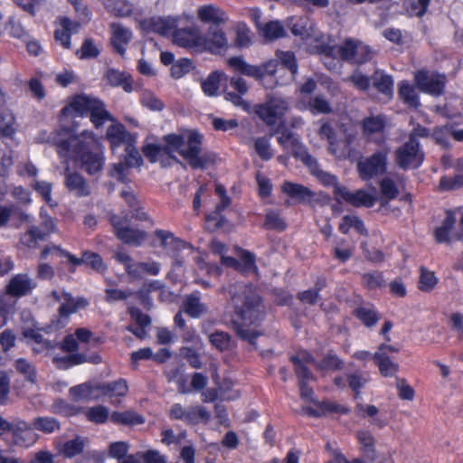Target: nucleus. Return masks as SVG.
<instances>
[{
  "label": "nucleus",
  "mask_w": 463,
  "mask_h": 463,
  "mask_svg": "<svg viewBox=\"0 0 463 463\" xmlns=\"http://www.w3.org/2000/svg\"><path fill=\"white\" fill-rule=\"evenodd\" d=\"M424 159L417 138H410L395 151V162L402 169L417 168Z\"/></svg>",
  "instance_id": "nucleus-10"
},
{
  "label": "nucleus",
  "mask_w": 463,
  "mask_h": 463,
  "mask_svg": "<svg viewBox=\"0 0 463 463\" xmlns=\"http://www.w3.org/2000/svg\"><path fill=\"white\" fill-rule=\"evenodd\" d=\"M354 316L366 327L374 326L381 319V315L372 305H361L354 309Z\"/></svg>",
  "instance_id": "nucleus-28"
},
{
  "label": "nucleus",
  "mask_w": 463,
  "mask_h": 463,
  "mask_svg": "<svg viewBox=\"0 0 463 463\" xmlns=\"http://www.w3.org/2000/svg\"><path fill=\"white\" fill-rule=\"evenodd\" d=\"M463 187V175H457L453 177H441L439 184V191L458 190Z\"/></svg>",
  "instance_id": "nucleus-57"
},
{
  "label": "nucleus",
  "mask_w": 463,
  "mask_h": 463,
  "mask_svg": "<svg viewBox=\"0 0 463 463\" xmlns=\"http://www.w3.org/2000/svg\"><path fill=\"white\" fill-rule=\"evenodd\" d=\"M151 30L161 35L173 36V32L177 30V20L174 17H155L149 21Z\"/></svg>",
  "instance_id": "nucleus-30"
},
{
  "label": "nucleus",
  "mask_w": 463,
  "mask_h": 463,
  "mask_svg": "<svg viewBox=\"0 0 463 463\" xmlns=\"http://www.w3.org/2000/svg\"><path fill=\"white\" fill-rule=\"evenodd\" d=\"M61 255H64V258L67 259V261L70 262L73 266H78L82 263L90 266L92 269L102 271L105 269V265L101 260V258L93 252L85 251L82 255V258H77L74 255L71 254L65 250H59Z\"/></svg>",
  "instance_id": "nucleus-24"
},
{
  "label": "nucleus",
  "mask_w": 463,
  "mask_h": 463,
  "mask_svg": "<svg viewBox=\"0 0 463 463\" xmlns=\"http://www.w3.org/2000/svg\"><path fill=\"white\" fill-rule=\"evenodd\" d=\"M335 196L337 200L343 199L347 203L354 207H372L377 197L365 190L359 189L355 192H350L346 187L337 186L335 188Z\"/></svg>",
  "instance_id": "nucleus-17"
},
{
  "label": "nucleus",
  "mask_w": 463,
  "mask_h": 463,
  "mask_svg": "<svg viewBox=\"0 0 463 463\" xmlns=\"http://www.w3.org/2000/svg\"><path fill=\"white\" fill-rule=\"evenodd\" d=\"M213 379L216 384L222 397L226 400H234L240 396V392L237 390H233L234 383L230 379H223L222 383H218L217 375L214 374Z\"/></svg>",
  "instance_id": "nucleus-50"
},
{
  "label": "nucleus",
  "mask_w": 463,
  "mask_h": 463,
  "mask_svg": "<svg viewBox=\"0 0 463 463\" xmlns=\"http://www.w3.org/2000/svg\"><path fill=\"white\" fill-rule=\"evenodd\" d=\"M318 135L321 138L326 139L329 143L328 150L330 153L335 155L336 154V139L335 137V132L333 128L330 127V125L326 122L322 123L319 130Z\"/></svg>",
  "instance_id": "nucleus-61"
},
{
  "label": "nucleus",
  "mask_w": 463,
  "mask_h": 463,
  "mask_svg": "<svg viewBox=\"0 0 463 463\" xmlns=\"http://www.w3.org/2000/svg\"><path fill=\"white\" fill-rule=\"evenodd\" d=\"M351 228L355 229L359 233H366L364 222L357 216L345 215L342 219V222L339 225V231L342 233H347Z\"/></svg>",
  "instance_id": "nucleus-47"
},
{
  "label": "nucleus",
  "mask_w": 463,
  "mask_h": 463,
  "mask_svg": "<svg viewBox=\"0 0 463 463\" xmlns=\"http://www.w3.org/2000/svg\"><path fill=\"white\" fill-rule=\"evenodd\" d=\"M64 114L75 113L80 116L90 114V120L99 128L107 121H114L110 114L105 109L104 104L98 99L80 94L63 109Z\"/></svg>",
  "instance_id": "nucleus-5"
},
{
  "label": "nucleus",
  "mask_w": 463,
  "mask_h": 463,
  "mask_svg": "<svg viewBox=\"0 0 463 463\" xmlns=\"http://www.w3.org/2000/svg\"><path fill=\"white\" fill-rule=\"evenodd\" d=\"M84 446L85 440L80 437H77L71 440L65 442L61 449V452L64 456L71 458L81 453L84 449Z\"/></svg>",
  "instance_id": "nucleus-54"
},
{
  "label": "nucleus",
  "mask_w": 463,
  "mask_h": 463,
  "mask_svg": "<svg viewBox=\"0 0 463 463\" xmlns=\"http://www.w3.org/2000/svg\"><path fill=\"white\" fill-rule=\"evenodd\" d=\"M112 30V38L111 42L114 49L120 55H123L126 51V46L131 40L132 33L126 27L122 26L120 24H113L111 25Z\"/></svg>",
  "instance_id": "nucleus-27"
},
{
  "label": "nucleus",
  "mask_w": 463,
  "mask_h": 463,
  "mask_svg": "<svg viewBox=\"0 0 463 463\" xmlns=\"http://www.w3.org/2000/svg\"><path fill=\"white\" fill-rule=\"evenodd\" d=\"M259 31L264 38L269 41L282 37L285 34L284 27L278 21L263 24Z\"/></svg>",
  "instance_id": "nucleus-44"
},
{
  "label": "nucleus",
  "mask_w": 463,
  "mask_h": 463,
  "mask_svg": "<svg viewBox=\"0 0 463 463\" xmlns=\"http://www.w3.org/2000/svg\"><path fill=\"white\" fill-rule=\"evenodd\" d=\"M172 42L179 47L198 52H202V48L204 46L203 33L195 24L175 30Z\"/></svg>",
  "instance_id": "nucleus-11"
},
{
  "label": "nucleus",
  "mask_w": 463,
  "mask_h": 463,
  "mask_svg": "<svg viewBox=\"0 0 463 463\" xmlns=\"http://www.w3.org/2000/svg\"><path fill=\"white\" fill-rule=\"evenodd\" d=\"M232 304L237 318L234 320L238 335L254 345V339L260 335L250 326L255 324L262 314L260 298L249 285L237 283L231 288Z\"/></svg>",
  "instance_id": "nucleus-2"
},
{
  "label": "nucleus",
  "mask_w": 463,
  "mask_h": 463,
  "mask_svg": "<svg viewBox=\"0 0 463 463\" xmlns=\"http://www.w3.org/2000/svg\"><path fill=\"white\" fill-rule=\"evenodd\" d=\"M53 360L57 364L64 363L65 367L80 364H83L86 362L99 364L101 361V359L99 355H92L88 358L85 355L80 354H71V355L66 356L63 359L54 358Z\"/></svg>",
  "instance_id": "nucleus-49"
},
{
  "label": "nucleus",
  "mask_w": 463,
  "mask_h": 463,
  "mask_svg": "<svg viewBox=\"0 0 463 463\" xmlns=\"http://www.w3.org/2000/svg\"><path fill=\"white\" fill-rule=\"evenodd\" d=\"M389 150L377 151L370 156L362 157L357 162L359 177L364 181H369L385 173L387 169V156Z\"/></svg>",
  "instance_id": "nucleus-8"
},
{
  "label": "nucleus",
  "mask_w": 463,
  "mask_h": 463,
  "mask_svg": "<svg viewBox=\"0 0 463 463\" xmlns=\"http://www.w3.org/2000/svg\"><path fill=\"white\" fill-rule=\"evenodd\" d=\"M281 191L298 203L311 200L314 197V193L308 187L289 181H285L282 184Z\"/></svg>",
  "instance_id": "nucleus-25"
},
{
  "label": "nucleus",
  "mask_w": 463,
  "mask_h": 463,
  "mask_svg": "<svg viewBox=\"0 0 463 463\" xmlns=\"http://www.w3.org/2000/svg\"><path fill=\"white\" fill-rule=\"evenodd\" d=\"M35 287L34 281L27 274L14 276L6 286V292L0 296V323H4L5 314L12 311L15 300L14 297H22L30 293Z\"/></svg>",
  "instance_id": "nucleus-6"
},
{
  "label": "nucleus",
  "mask_w": 463,
  "mask_h": 463,
  "mask_svg": "<svg viewBox=\"0 0 463 463\" xmlns=\"http://www.w3.org/2000/svg\"><path fill=\"white\" fill-rule=\"evenodd\" d=\"M86 415L90 421L95 423H104L109 418V411L105 406L99 405L90 408Z\"/></svg>",
  "instance_id": "nucleus-58"
},
{
  "label": "nucleus",
  "mask_w": 463,
  "mask_h": 463,
  "mask_svg": "<svg viewBox=\"0 0 463 463\" xmlns=\"http://www.w3.org/2000/svg\"><path fill=\"white\" fill-rule=\"evenodd\" d=\"M93 391L94 388L91 385L83 383L71 388L70 395L75 402L97 399L98 396L93 394Z\"/></svg>",
  "instance_id": "nucleus-46"
},
{
  "label": "nucleus",
  "mask_w": 463,
  "mask_h": 463,
  "mask_svg": "<svg viewBox=\"0 0 463 463\" xmlns=\"http://www.w3.org/2000/svg\"><path fill=\"white\" fill-rule=\"evenodd\" d=\"M211 413L203 406H191L187 408V421L189 424H196L199 421H208Z\"/></svg>",
  "instance_id": "nucleus-53"
},
{
  "label": "nucleus",
  "mask_w": 463,
  "mask_h": 463,
  "mask_svg": "<svg viewBox=\"0 0 463 463\" xmlns=\"http://www.w3.org/2000/svg\"><path fill=\"white\" fill-rule=\"evenodd\" d=\"M373 359L378 365L380 373L383 376H393L397 373L399 365L393 361H392L390 356L385 354L384 353H374Z\"/></svg>",
  "instance_id": "nucleus-32"
},
{
  "label": "nucleus",
  "mask_w": 463,
  "mask_h": 463,
  "mask_svg": "<svg viewBox=\"0 0 463 463\" xmlns=\"http://www.w3.org/2000/svg\"><path fill=\"white\" fill-rule=\"evenodd\" d=\"M400 97L411 107L417 108L419 106L418 95L413 86L408 82L402 81L399 86Z\"/></svg>",
  "instance_id": "nucleus-48"
},
{
  "label": "nucleus",
  "mask_w": 463,
  "mask_h": 463,
  "mask_svg": "<svg viewBox=\"0 0 463 463\" xmlns=\"http://www.w3.org/2000/svg\"><path fill=\"white\" fill-rule=\"evenodd\" d=\"M317 41H322L323 43L316 45V51L325 56L324 62L330 70H332L335 65H331V62H327L326 60L330 58H339L345 61H349L352 52L355 48V40L353 39H346L339 45H336L334 41L326 35H322L320 39H317Z\"/></svg>",
  "instance_id": "nucleus-7"
},
{
  "label": "nucleus",
  "mask_w": 463,
  "mask_h": 463,
  "mask_svg": "<svg viewBox=\"0 0 463 463\" xmlns=\"http://www.w3.org/2000/svg\"><path fill=\"white\" fill-rule=\"evenodd\" d=\"M164 139L165 152H177L193 168H203L212 162L209 155L202 154V137L194 130H180L166 135Z\"/></svg>",
  "instance_id": "nucleus-4"
},
{
  "label": "nucleus",
  "mask_w": 463,
  "mask_h": 463,
  "mask_svg": "<svg viewBox=\"0 0 463 463\" xmlns=\"http://www.w3.org/2000/svg\"><path fill=\"white\" fill-rule=\"evenodd\" d=\"M106 10L115 16H128L133 11V5L128 0H100Z\"/></svg>",
  "instance_id": "nucleus-31"
},
{
  "label": "nucleus",
  "mask_w": 463,
  "mask_h": 463,
  "mask_svg": "<svg viewBox=\"0 0 463 463\" xmlns=\"http://www.w3.org/2000/svg\"><path fill=\"white\" fill-rule=\"evenodd\" d=\"M53 298L61 302L60 313L62 316H69L78 310L85 308L89 305V301L84 298H73L66 292H52Z\"/></svg>",
  "instance_id": "nucleus-19"
},
{
  "label": "nucleus",
  "mask_w": 463,
  "mask_h": 463,
  "mask_svg": "<svg viewBox=\"0 0 463 463\" xmlns=\"http://www.w3.org/2000/svg\"><path fill=\"white\" fill-rule=\"evenodd\" d=\"M415 82L417 87L423 92L433 96L442 94L446 77L433 71H420L415 74Z\"/></svg>",
  "instance_id": "nucleus-14"
},
{
  "label": "nucleus",
  "mask_w": 463,
  "mask_h": 463,
  "mask_svg": "<svg viewBox=\"0 0 463 463\" xmlns=\"http://www.w3.org/2000/svg\"><path fill=\"white\" fill-rule=\"evenodd\" d=\"M129 450V444L126 441L113 442L109 447V455L111 458L123 460L127 457V453Z\"/></svg>",
  "instance_id": "nucleus-63"
},
{
  "label": "nucleus",
  "mask_w": 463,
  "mask_h": 463,
  "mask_svg": "<svg viewBox=\"0 0 463 463\" xmlns=\"http://www.w3.org/2000/svg\"><path fill=\"white\" fill-rule=\"evenodd\" d=\"M110 222L117 238L124 243L139 246L146 240V233L145 232L128 227L126 225L127 220L123 217L113 215L110 218Z\"/></svg>",
  "instance_id": "nucleus-13"
},
{
  "label": "nucleus",
  "mask_w": 463,
  "mask_h": 463,
  "mask_svg": "<svg viewBox=\"0 0 463 463\" xmlns=\"http://www.w3.org/2000/svg\"><path fill=\"white\" fill-rule=\"evenodd\" d=\"M183 310L191 317L197 318L208 312V307L201 301L199 292H194L185 297Z\"/></svg>",
  "instance_id": "nucleus-26"
},
{
  "label": "nucleus",
  "mask_w": 463,
  "mask_h": 463,
  "mask_svg": "<svg viewBox=\"0 0 463 463\" xmlns=\"http://www.w3.org/2000/svg\"><path fill=\"white\" fill-rule=\"evenodd\" d=\"M160 272V264L156 261L136 262L131 270L132 277H141L143 274L156 276Z\"/></svg>",
  "instance_id": "nucleus-45"
},
{
  "label": "nucleus",
  "mask_w": 463,
  "mask_h": 463,
  "mask_svg": "<svg viewBox=\"0 0 463 463\" xmlns=\"http://www.w3.org/2000/svg\"><path fill=\"white\" fill-rule=\"evenodd\" d=\"M381 205L386 204L389 201L395 199L399 194L398 184L391 177H384L380 182Z\"/></svg>",
  "instance_id": "nucleus-34"
},
{
  "label": "nucleus",
  "mask_w": 463,
  "mask_h": 463,
  "mask_svg": "<svg viewBox=\"0 0 463 463\" xmlns=\"http://www.w3.org/2000/svg\"><path fill=\"white\" fill-rule=\"evenodd\" d=\"M277 57L280 62L287 67L292 75L297 72L298 65L296 63L295 55L292 52H277Z\"/></svg>",
  "instance_id": "nucleus-64"
},
{
  "label": "nucleus",
  "mask_w": 463,
  "mask_h": 463,
  "mask_svg": "<svg viewBox=\"0 0 463 463\" xmlns=\"http://www.w3.org/2000/svg\"><path fill=\"white\" fill-rule=\"evenodd\" d=\"M111 420L115 423H120L123 425L129 426L142 424L145 421L144 418L141 415L132 411L123 412H113L111 414Z\"/></svg>",
  "instance_id": "nucleus-43"
},
{
  "label": "nucleus",
  "mask_w": 463,
  "mask_h": 463,
  "mask_svg": "<svg viewBox=\"0 0 463 463\" xmlns=\"http://www.w3.org/2000/svg\"><path fill=\"white\" fill-rule=\"evenodd\" d=\"M33 426L35 430H39L44 434L54 433L61 429V424L53 417H36L33 420Z\"/></svg>",
  "instance_id": "nucleus-36"
},
{
  "label": "nucleus",
  "mask_w": 463,
  "mask_h": 463,
  "mask_svg": "<svg viewBox=\"0 0 463 463\" xmlns=\"http://www.w3.org/2000/svg\"><path fill=\"white\" fill-rule=\"evenodd\" d=\"M254 148L262 160H269L273 156L269 140L266 137H258L254 142Z\"/></svg>",
  "instance_id": "nucleus-60"
},
{
  "label": "nucleus",
  "mask_w": 463,
  "mask_h": 463,
  "mask_svg": "<svg viewBox=\"0 0 463 463\" xmlns=\"http://www.w3.org/2000/svg\"><path fill=\"white\" fill-rule=\"evenodd\" d=\"M65 186L66 188L78 197L88 196L91 193L90 184L82 175L76 172H70L69 165H65Z\"/></svg>",
  "instance_id": "nucleus-20"
},
{
  "label": "nucleus",
  "mask_w": 463,
  "mask_h": 463,
  "mask_svg": "<svg viewBox=\"0 0 463 463\" xmlns=\"http://www.w3.org/2000/svg\"><path fill=\"white\" fill-rule=\"evenodd\" d=\"M204 46L202 52L209 51L211 52H218L224 50L228 46V39L222 30L218 27H211L207 33H203Z\"/></svg>",
  "instance_id": "nucleus-21"
},
{
  "label": "nucleus",
  "mask_w": 463,
  "mask_h": 463,
  "mask_svg": "<svg viewBox=\"0 0 463 463\" xmlns=\"http://www.w3.org/2000/svg\"><path fill=\"white\" fill-rule=\"evenodd\" d=\"M278 142L287 150H289L293 156L303 163H313L312 156L308 154L306 147L301 144L298 137L288 132L282 133L278 137Z\"/></svg>",
  "instance_id": "nucleus-18"
},
{
  "label": "nucleus",
  "mask_w": 463,
  "mask_h": 463,
  "mask_svg": "<svg viewBox=\"0 0 463 463\" xmlns=\"http://www.w3.org/2000/svg\"><path fill=\"white\" fill-rule=\"evenodd\" d=\"M227 63L235 71L257 80H262L266 75H273L278 67V63L274 60L268 61L261 65H252L241 56L229 58Z\"/></svg>",
  "instance_id": "nucleus-9"
},
{
  "label": "nucleus",
  "mask_w": 463,
  "mask_h": 463,
  "mask_svg": "<svg viewBox=\"0 0 463 463\" xmlns=\"http://www.w3.org/2000/svg\"><path fill=\"white\" fill-rule=\"evenodd\" d=\"M156 237L160 241V246L169 251L179 250L184 248H189L190 246L184 241L175 238L172 233L165 231H156Z\"/></svg>",
  "instance_id": "nucleus-33"
},
{
  "label": "nucleus",
  "mask_w": 463,
  "mask_h": 463,
  "mask_svg": "<svg viewBox=\"0 0 463 463\" xmlns=\"http://www.w3.org/2000/svg\"><path fill=\"white\" fill-rule=\"evenodd\" d=\"M291 361L295 365V371L299 379L300 394L303 398L312 399L313 391L306 385V381L312 378L307 364L313 363V357L306 351H299L296 355L291 356Z\"/></svg>",
  "instance_id": "nucleus-15"
},
{
  "label": "nucleus",
  "mask_w": 463,
  "mask_h": 463,
  "mask_svg": "<svg viewBox=\"0 0 463 463\" xmlns=\"http://www.w3.org/2000/svg\"><path fill=\"white\" fill-rule=\"evenodd\" d=\"M9 424L10 430L8 431H12L15 444L30 447L38 440V435L34 431L33 422L28 423L22 419L15 418Z\"/></svg>",
  "instance_id": "nucleus-16"
},
{
  "label": "nucleus",
  "mask_w": 463,
  "mask_h": 463,
  "mask_svg": "<svg viewBox=\"0 0 463 463\" xmlns=\"http://www.w3.org/2000/svg\"><path fill=\"white\" fill-rule=\"evenodd\" d=\"M223 76L224 73L221 71H213L206 79L203 80L201 86L203 93L209 97L217 95L220 80Z\"/></svg>",
  "instance_id": "nucleus-41"
},
{
  "label": "nucleus",
  "mask_w": 463,
  "mask_h": 463,
  "mask_svg": "<svg viewBox=\"0 0 463 463\" xmlns=\"http://www.w3.org/2000/svg\"><path fill=\"white\" fill-rule=\"evenodd\" d=\"M193 69L191 60L184 58L175 61L171 67V75L175 79H180Z\"/></svg>",
  "instance_id": "nucleus-62"
},
{
  "label": "nucleus",
  "mask_w": 463,
  "mask_h": 463,
  "mask_svg": "<svg viewBox=\"0 0 463 463\" xmlns=\"http://www.w3.org/2000/svg\"><path fill=\"white\" fill-rule=\"evenodd\" d=\"M241 259V266H239V270L244 273H255L258 272V268L256 266V257L253 253L248 250H241L240 254Z\"/></svg>",
  "instance_id": "nucleus-55"
},
{
  "label": "nucleus",
  "mask_w": 463,
  "mask_h": 463,
  "mask_svg": "<svg viewBox=\"0 0 463 463\" xmlns=\"http://www.w3.org/2000/svg\"><path fill=\"white\" fill-rule=\"evenodd\" d=\"M106 137L113 151L119 146L126 145V155L123 160L111 165L109 175L121 183H128L130 169L138 168L143 163L139 152L134 146L136 137L128 132L122 124L114 122L109 127Z\"/></svg>",
  "instance_id": "nucleus-3"
},
{
  "label": "nucleus",
  "mask_w": 463,
  "mask_h": 463,
  "mask_svg": "<svg viewBox=\"0 0 463 463\" xmlns=\"http://www.w3.org/2000/svg\"><path fill=\"white\" fill-rule=\"evenodd\" d=\"M80 24L74 23L66 17L59 19V26L55 29L54 37L56 42L66 49L71 47L70 36L78 32Z\"/></svg>",
  "instance_id": "nucleus-23"
},
{
  "label": "nucleus",
  "mask_w": 463,
  "mask_h": 463,
  "mask_svg": "<svg viewBox=\"0 0 463 463\" xmlns=\"http://www.w3.org/2000/svg\"><path fill=\"white\" fill-rule=\"evenodd\" d=\"M373 85L380 92L390 96L392 94L393 80L391 76L385 74L382 71H375L373 76Z\"/></svg>",
  "instance_id": "nucleus-39"
},
{
  "label": "nucleus",
  "mask_w": 463,
  "mask_h": 463,
  "mask_svg": "<svg viewBox=\"0 0 463 463\" xmlns=\"http://www.w3.org/2000/svg\"><path fill=\"white\" fill-rule=\"evenodd\" d=\"M315 365L317 369L320 370H337L341 367L342 362L338 359L337 356L334 354L326 355L319 364H317L313 359V363H309L306 364V367L308 369L309 365Z\"/></svg>",
  "instance_id": "nucleus-59"
},
{
  "label": "nucleus",
  "mask_w": 463,
  "mask_h": 463,
  "mask_svg": "<svg viewBox=\"0 0 463 463\" xmlns=\"http://www.w3.org/2000/svg\"><path fill=\"white\" fill-rule=\"evenodd\" d=\"M373 57L371 49L359 41H355V48L354 49L349 61L354 63H363L369 61Z\"/></svg>",
  "instance_id": "nucleus-51"
},
{
  "label": "nucleus",
  "mask_w": 463,
  "mask_h": 463,
  "mask_svg": "<svg viewBox=\"0 0 463 463\" xmlns=\"http://www.w3.org/2000/svg\"><path fill=\"white\" fill-rule=\"evenodd\" d=\"M313 163H304L310 170L311 174L322 182L325 185L333 186L334 194H335V188L340 186L337 183L336 177L329 173L324 172L319 169L317 160L312 156Z\"/></svg>",
  "instance_id": "nucleus-35"
},
{
  "label": "nucleus",
  "mask_w": 463,
  "mask_h": 463,
  "mask_svg": "<svg viewBox=\"0 0 463 463\" xmlns=\"http://www.w3.org/2000/svg\"><path fill=\"white\" fill-rule=\"evenodd\" d=\"M58 154L63 158H71L90 175L99 172L105 163L103 147L90 131L84 130L80 135H71L66 140L57 142Z\"/></svg>",
  "instance_id": "nucleus-1"
},
{
  "label": "nucleus",
  "mask_w": 463,
  "mask_h": 463,
  "mask_svg": "<svg viewBox=\"0 0 463 463\" xmlns=\"http://www.w3.org/2000/svg\"><path fill=\"white\" fill-rule=\"evenodd\" d=\"M289 109L288 100L280 96H270L256 109L258 116L267 124L274 125Z\"/></svg>",
  "instance_id": "nucleus-12"
},
{
  "label": "nucleus",
  "mask_w": 463,
  "mask_h": 463,
  "mask_svg": "<svg viewBox=\"0 0 463 463\" xmlns=\"http://www.w3.org/2000/svg\"><path fill=\"white\" fill-rule=\"evenodd\" d=\"M106 79L110 85L115 87L120 86L126 92L133 90L130 77L124 72L110 69L106 73Z\"/></svg>",
  "instance_id": "nucleus-37"
},
{
  "label": "nucleus",
  "mask_w": 463,
  "mask_h": 463,
  "mask_svg": "<svg viewBox=\"0 0 463 463\" xmlns=\"http://www.w3.org/2000/svg\"><path fill=\"white\" fill-rule=\"evenodd\" d=\"M15 371L26 381L34 383L37 380V373L34 365L24 358H19L14 362Z\"/></svg>",
  "instance_id": "nucleus-42"
},
{
  "label": "nucleus",
  "mask_w": 463,
  "mask_h": 463,
  "mask_svg": "<svg viewBox=\"0 0 463 463\" xmlns=\"http://www.w3.org/2000/svg\"><path fill=\"white\" fill-rule=\"evenodd\" d=\"M291 32L296 36H300L302 39H310L314 42L310 45L316 50V45L323 43L322 41H317L323 34L317 33L312 23L307 17L298 18L291 26Z\"/></svg>",
  "instance_id": "nucleus-22"
},
{
  "label": "nucleus",
  "mask_w": 463,
  "mask_h": 463,
  "mask_svg": "<svg viewBox=\"0 0 463 463\" xmlns=\"http://www.w3.org/2000/svg\"><path fill=\"white\" fill-rule=\"evenodd\" d=\"M438 279L434 272L425 269H420V277L419 280V288L424 292H430L437 285Z\"/></svg>",
  "instance_id": "nucleus-56"
},
{
  "label": "nucleus",
  "mask_w": 463,
  "mask_h": 463,
  "mask_svg": "<svg viewBox=\"0 0 463 463\" xmlns=\"http://www.w3.org/2000/svg\"><path fill=\"white\" fill-rule=\"evenodd\" d=\"M44 238L45 233L42 232L40 228L33 226L22 235L20 242L28 248H34L38 241H42Z\"/></svg>",
  "instance_id": "nucleus-52"
},
{
  "label": "nucleus",
  "mask_w": 463,
  "mask_h": 463,
  "mask_svg": "<svg viewBox=\"0 0 463 463\" xmlns=\"http://www.w3.org/2000/svg\"><path fill=\"white\" fill-rule=\"evenodd\" d=\"M456 222V217L453 213L448 212L442 224L435 230V239L438 242L449 241V232Z\"/></svg>",
  "instance_id": "nucleus-40"
},
{
  "label": "nucleus",
  "mask_w": 463,
  "mask_h": 463,
  "mask_svg": "<svg viewBox=\"0 0 463 463\" xmlns=\"http://www.w3.org/2000/svg\"><path fill=\"white\" fill-rule=\"evenodd\" d=\"M104 395L109 398L123 397L127 394L128 387L125 380L119 379L113 383L97 387Z\"/></svg>",
  "instance_id": "nucleus-38"
},
{
  "label": "nucleus",
  "mask_w": 463,
  "mask_h": 463,
  "mask_svg": "<svg viewBox=\"0 0 463 463\" xmlns=\"http://www.w3.org/2000/svg\"><path fill=\"white\" fill-rule=\"evenodd\" d=\"M197 16L204 23L222 24L227 21L226 14L212 5L201 6L197 11Z\"/></svg>",
  "instance_id": "nucleus-29"
}]
</instances>
